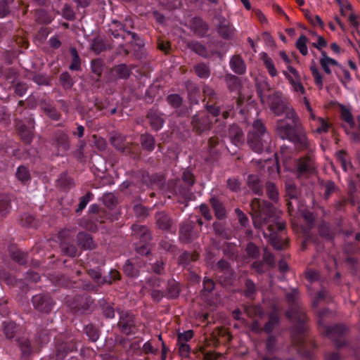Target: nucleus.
Masks as SVG:
<instances>
[{
	"label": "nucleus",
	"instance_id": "nucleus-18",
	"mask_svg": "<svg viewBox=\"0 0 360 360\" xmlns=\"http://www.w3.org/2000/svg\"><path fill=\"white\" fill-rule=\"evenodd\" d=\"M298 177H307L315 171L314 160L309 155L300 158L296 162Z\"/></svg>",
	"mask_w": 360,
	"mask_h": 360
},
{
	"label": "nucleus",
	"instance_id": "nucleus-40",
	"mask_svg": "<svg viewBox=\"0 0 360 360\" xmlns=\"http://www.w3.org/2000/svg\"><path fill=\"white\" fill-rule=\"evenodd\" d=\"M122 25L126 34L131 37L133 41H137L140 39L139 36L136 33L131 31V30L134 28V21L130 16H127L124 18L123 22H122Z\"/></svg>",
	"mask_w": 360,
	"mask_h": 360
},
{
	"label": "nucleus",
	"instance_id": "nucleus-1",
	"mask_svg": "<svg viewBox=\"0 0 360 360\" xmlns=\"http://www.w3.org/2000/svg\"><path fill=\"white\" fill-rule=\"evenodd\" d=\"M250 206L255 227L262 231L264 237L275 249H284L288 245L284 236L285 224L279 221L273 205L266 200L254 198Z\"/></svg>",
	"mask_w": 360,
	"mask_h": 360
},
{
	"label": "nucleus",
	"instance_id": "nucleus-9",
	"mask_svg": "<svg viewBox=\"0 0 360 360\" xmlns=\"http://www.w3.org/2000/svg\"><path fill=\"white\" fill-rule=\"evenodd\" d=\"M262 85H263L267 91L270 90L269 84L266 82H264L263 84L258 85L257 93L261 98L262 102H264L266 101L270 110L276 115L278 116L284 113L288 109V105L283 97L282 93L276 91L272 94L269 95L265 98V96L263 94V91L261 89Z\"/></svg>",
	"mask_w": 360,
	"mask_h": 360
},
{
	"label": "nucleus",
	"instance_id": "nucleus-25",
	"mask_svg": "<svg viewBox=\"0 0 360 360\" xmlns=\"http://www.w3.org/2000/svg\"><path fill=\"white\" fill-rule=\"evenodd\" d=\"M146 117L154 131H158L162 128L165 120L158 110L150 109L148 112Z\"/></svg>",
	"mask_w": 360,
	"mask_h": 360
},
{
	"label": "nucleus",
	"instance_id": "nucleus-55",
	"mask_svg": "<svg viewBox=\"0 0 360 360\" xmlns=\"http://www.w3.org/2000/svg\"><path fill=\"white\" fill-rule=\"evenodd\" d=\"M100 306L103 315L106 319H113L115 317V309L112 303L108 302L105 300L100 302Z\"/></svg>",
	"mask_w": 360,
	"mask_h": 360
},
{
	"label": "nucleus",
	"instance_id": "nucleus-33",
	"mask_svg": "<svg viewBox=\"0 0 360 360\" xmlns=\"http://www.w3.org/2000/svg\"><path fill=\"white\" fill-rule=\"evenodd\" d=\"M16 340L21 352L22 358L24 359H27L33 352V347L30 341L25 338H20Z\"/></svg>",
	"mask_w": 360,
	"mask_h": 360
},
{
	"label": "nucleus",
	"instance_id": "nucleus-53",
	"mask_svg": "<svg viewBox=\"0 0 360 360\" xmlns=\"http://www.w3.org/2000/svg\"><path fill=\"white\" fill-rule=\"evenodd\" d=\"M218 34L225 39H231L233 36V27L223 22H220L217 28Z\"/></svg>",
	"mask_w": 360,
	"mask_h": 360
},
{
	"label": "nucleus",
	"instance_id": "nucleus-60",
	"mask_svg": "<svg viewBox=\"0 0 360 360\" xmlns=\"http://www.w3.org/2000/svg\"><path fill=\"white\" fill-rule=\"evenodd\" d=\"M204 96L206 98L208 99L207 103H210V104H215L216 105H219L217 102V95L215 91L207 85H205L202 89ZM223 104L220 105L221 106Z\"/></svg>",
	"mask_w": 360,
	"mask_h": 360
},
{
	"label": "nucleus",
	"instance_id": "nucleus-39",
	"mask_svg": "<svg viewBox=\"0 0 360 360\" xmlns=\"http://www.w3.org/2000/svg\"><path fill=\"white\" fill-rule=\"evenodd\" d=\"M219 143V138L216 136L210 137L207 142L209 155L205 158V161L212 162L214 161L217 157V151L215 147Z\"/></svg>",
	"mask_w": 360,
	"mask_h": 360
},
{
	"label": "nucleus",
	"instance_id": "nucleus-49",
	"mask_svg": "<svg viewBox=\"0 0 360 360\" xmlns=\"http://www.w3.org/2000/svg\"><path fill=\"white\" fill-rule=\"evenodd\" d=\"M193 68L196 75L201 79H207L211 75L210 66L205 63H199Z\"/></svg>",
	"mask_w": 360,
	"mask_h": 360
},
{
	"label": "nucleus",
	"instance_id": "nucleus-41",
	"mask_svg": "<svg viewBox=\"0 0 360 360\" xmlns=\"http://www.w3.org/2000/svg\"><path fill=\"white\" fill-rule=\"evenodd\" d=\"M70 53L71 55L72 61L69 65V70L71 71H81V58L79 56L78 51L75 47L71 46L70 48Z\"/></svg>",
	"mask_w": 360,
	"mask_h": 360
},
{
	"label": "nucleus",
	"instance_id": "nucleus-10",
	"mask_svg": "<svg viewBox=\"0 0 360 360\" xmlns=\"http://www.w3.org/2000/svg\"><path fill=\"white\" fill-rule=\"evenodd\" d=\"M184 185L176 184V188L169 192L174 196H180L184 200H188L191 195V187L195 183L193 174L189 169H185L181 175Z\"/></svg>",
	"mask_w": 360,
	"mask_h": 360
},
{
	"label": "nucleus",
	"instance_id": "nucleus-42",
	"mask_svg": "<svg viewBox=\"0 0 360 360\" xmlns=\"http://www.w3.org/2000/svg\"><path fill=\"white\" fill-rule=\"evenodd\" d=\"M280 321V316L276 311H271L269 314V320L264 324L263 330L266 333H271L274 328L278 325Z\"/></svg>",
	"mask_w": 360,
	"mask_h": 360
},
{
	"label": "nucleus",
	"instance_id": "nucleus-36",
	"mask_svg": "<svg viewBox=\"0 0 360 360\" xmlns=\"http://www.w3.org/2000/svg\"><path fill=\"white\" fill-rule=\"evenodd\" d=\"M19 327L13 321H4L2 323L3 333L8 340H12L18 331Z\"/></svg>",
	"mask_w": 360,
	"mask_h": 360
},
{
	"label": "nucleus",
	"instance_id": "nucleus-24",
	"mask_svg": "<svg viewBox=\"0 0 360 360\" xmlns=\"http://www.w3.org/2000/svg\"><path fill=\"white\" fill-rule=\"evenodd\" d=\"M285 188L286 205L288 207V211L290 212L294 209L291 200H297L300 195V191L297 186L292 182H286Z\"/></svg>",
	"mask_w": 360,
	"mask_h": 360
},
{
	"label": "nucleus",
	"instance_id": "nucleus-46",
	"mask_svg": "<svg viewBox=\"0 0 360 360\" xmlns=\"http://www.w3.org/2000/svg\"><path fill=\"white\" fill-rule=\"evenodd\" d=\"M60 248L62 252L69 257H74L77 255V248L72 241L62 240Z\"/></svg>",
	"mask_w": 360,
	"mask_h": 360
},
{
	"label": "nucleus",
	"instance_id": "nucleus-47",
	"mask_svg": "<svg viewBox=\"0 0 360 360\" xmlns=\"http://www.w3.org/2000/svg\"><path fill=\"white\" fill-rule=\"evenodd\" d=\"M140 141L143 149L151 152L155 146V139L154 136L150 134H142L140 137Z\"/></svg>",
	"mask_w": 360,
	"mask_h": 360
},
{
	"label": "nucleus",
	"instance_id": "nucleus-61",
	"mask_svg": "<svg viewBox=\"0 0 360 360\" xmlns=\"http://www.w3.org/2000/svg\"><path fill=\"white\" fill-rule=\"evenodd\" d=\"M58 184L64 190L70 188L73 184V179L66 173H62L58 179Z\"/></svg>",
	"mask_w": 360,
	"mask_h": 360
},
{
	"label": "nucleus",
	"instance_id": "nucleus-58",
	"mask_svg": "<svg viewBox=\"0 0 360 360\" xmlns=\"http://www.w3.org/2000/svg\"><path fill=\"white\" fill-rule=\"evenodd\" d=\"M84 332L90 341L95 342L98 340L100 335L99 330L93 324L90 323L84 328Z\"/></svg>",
	"mask_w": 360,
	"mask_h": 360
},
{
	"label": "nucleus",
	"instance_id": "nucleus-15",
	"mask_svg": "<svg viewBox=\"0 0 360 360\" xmlns=\"http://www.w3.org/2000/svg\"><path fill=\"white\" fill-rule=\"evenodd\" d=\"M56 360H63L68 354L77 350L76 342L73 340H63V337L55 339Z\"/></svg>",
	"mask_w": 360,
	"mask_h": 360
},
{
	"label": "nucleus",
	"instance_id": "nucleus-21",
	"mask_svg": "<svg viewBox=\"0 0 360 360\" xmlns=\"http://www.w3.org/2000/svg\"><path fill=\"white\" fill-rule=\"evenodd\" d=\"M288 70L293 75L291 76L287 71H283V74L285 77V78L288 80L290 84L293 91L300 93L301 94H305V89L301 82V77L293 67L288 65Z\"/></svg>",
	"mask_w": 360,
	"mask_h": 360
},
{
	"label": "nucleus",
	"instance_id": "nucleus-28",
	"mask_svg": "<svg viewBox=\"0 0 360 360\" xmlns=\"http://www.w3.org/2000/svg\"><path fill=\"white\" fill-rule=\"evenodd\" d=\"M229 66L231 70L236 74L242 75L246 72L245 63L239 55H234L231 58Z\"/></svg>",
	"mask_w": 360,
	"mask_h": 360
},
{
	"label": "nucleus",
	"instance_id": "nucleus-27",
	"mask_svg": "<svg viewBox=\"0 0 360 360\" xmlns=\"http://www.w3.org/2000/svg\"><path fill=\"white\" fill-rule=\"evenodd\" d=\"M15 176L17 180L23 186H28L32 181V176L27 166L21 165L16 169Z\"/></svg>",
	"mask_w": 360,
	"mask_h": 360
},
{
	"label": "nucleus",
	"instance_id": "nucleus-63",
	"mask_svg": "<svg viewBox=\"0 0 360 360\" xmlns=\"http://www.w3.org/2000/svg\"><path fill=\"white\" fill-rule=\"evenodd\" d=\"M338 69L335 71L336 76L339 78L340 81L343 84H346L349 82L352 79V76L350 72L344 68L341 65L340 67L338 68Z\"/></svg>",
	"mask_w": 360,
	"mask_h": 360
},
{
	"label": "nucleus",
	"instance_id": "nucleus-48",
	"mask_svg": "<svg viewBox=\"0 0 360 360\" xmlns=\"http://www.w3.org/2000/svg\"><path fill=\"white\" fill-rule=\"evenodd\" d=\"M131 68H129V66L124 63L117 65L114 68L116 77L121 79H128L131 74Z\"/></svg>",
	"mask_w": 360,
	"mask_h": 360
},
{
	"label": "nucleus",
	"instance_id": "nucleus-52",
	"mask_svg": "<svg viewBox=\"0 0 360 360\" xmlns=\"http://www.w3.org/2000/svg\"><path fill=\"white\" fill-rule=\"evenodd\" d=\"M59 82L64 89L69 90L72 88L75 81L68 72H63L59 76Z\"/></svg>",
	"mask_w": 360,
	"mask_h": 360
},
{
	"label": "nucleus",
	"instance_id": "nucleus-34",
	"mask_svg": "<svg viewBox=\"0 0 360 360\" xmlns=\"http://www.w3.org/2000/svg\"><path fill=\"white\" fill-rule=\"evenodd\" d=\"M210 204L214 212V215L218 219L222 220L226 217V208L220 200L212 198L210 199Z\"/></svg>",
	"mask_w": 360,
	"mask_h": 360
},
{
	"label": "nucleus",
	"instance_id": "nucleus-23",
	"mask_svg": "<svg viewBox=\"0 0 360 360\" xmlns=\"http://www.w3.org/2000/svg\"><path fill=\"white\" fill-rule=\"evenodd\" d=\"M167 102L176 109L175 113L178 117H184L188 114V109L182 107L183 99L177 94H169L167 96Z\"/></svg>",
	"mask_w": 360,
	"mask_h": 360
},
{
	"label": "nucleus",
	"instance_id": "nucleus-32",
	"mask_svg": "<svg viewBox=\"0 0 360 360\" xmlns=\"http://www.w3.org/2000/svg\"><path fill=\"white\" fill-rule=\"evenodd\" d=\"M189 49L204 58H208L212 55L209 52L207 47L198 41H189L187 44Z\"/></svg>",
	"mask_w": 360,
	"mask_h": 360
},
{
	"label": "nucleus",
	"instance_id": "nucleus-54",
	"mask_svg": "<svg viewBox=\"0 0 360 360\" xmlns=\"http://www.w3.org/2000/svg\"><path fill=\"white\" fill-rule=\"evenodd\" d=\"M11 258L13 261L18 263L20 265H25L28 262V254L20 250H15L11 253Z\"/></svg>",
	"mask_w": 360,
	"mask_h": 360
},
{
	"label": "nucleus",
	"instance_id": "nucleus-31",
	"mask_svg": "<svg viewBox=\"0 0 360 360\" xmlns=\"http://www.w3.org/2000/svg\"><path fill=\"white\" fill-rule=\"evenodd\" d=\"M248 186L252 191L257 195H262L264 191L262 182L259 176L255 174H250L248 176Z\"/></svg>",
	"mask_w": 360,
	"mask_h": 360
},
{
	"label": "nucleus",
	"instance_id": "nucleus-51",
	"mask_svg": "<svg viewBox=\"0 0 360 360\" xmlns=\"http://www.w3.org/2000/svg\"><path fill=\"white\" fill-rule=\"evenodd\" d=\"M199 255L195 252L184 251L179 257V262L184 266L198 259Z\"/></svg>",
	"mask_w": 360,
	"mask_h": 360
},
{
	"label": "nucleus",
	"instance_id": "nucleus-13",
	"mask_svg": "<svg viewBox=\"0 0 360 360\" xmlns=\"http://www.w3.org/2000/svg\"><path fill=\"white\" fill-rule=\"evenodd\" d=\"M34 308L44 314H49L56 304L53 297L49 293H39L32 298Z\"/></svg>",
	"mask_w": 360,
	"mask_h": 360
},
{
	"label": "nucleus",
	"instance_id": "nucleus-62",
	"mask_svg": "<svg viewBox=\"0 0 360 360\" xmlns=\"http://www.w3.org/2000/svg\"><path fill=\"white\" fill-rule=\"evenodd\" d=\"M257 288L255 283L251 279H246L245 282L244 295L250 299L255 297Z\"/></svg>",
	"mask_w": 360,
	"mask_h": 360
},
{
	"label": "nucleus",
	"instance_id": "nucleus-3",
	"mask_svg": "<svg viewBox=\"0 0 360 360\" xmlns=\"http://www.w3.org/2000/svg\"><path fill=\"white\" fill-rule=\"evenodd\" d=\"M243 101L239 98H236L229 103H223L221 105L205 104L206 110L197 112L191 118V126L193 130L198 134L209 131L213 124V120L215 122H221L225 124V120L235 115L236 110L240 106Z\"/></svg>",
	"mask_w": 360,
	"mask_h": 360
},
{
	"label": "nucleus",
	"instance_id": "nucleus-35",
	"mask_svg": "<svg viewBox=\"0 0 360 360\" xmlns=\"http://www.w3.org/2000/svg\"><path fill=\"white\" fill-rule=\"evenodd\" d=\"M109 32L115 39H125L126 32L124 31L122 22L114 20L111 22Z\"/></svg>",
	"mask_w": 360,
	"mask_h": 360
},
{
	"label": "nucleus",
	"instance_id": "nucleus-20",
	"mask_svg": "<svg viewBox=\"0 0 360 360\" xmlns=\"http://www.w3.org/2000/svg\"><path fill=\"white\" fill-rule=\"evenodd\" d=\"M41 110L51 120L58 121L62 117L61 112L56 108L53 101L50 99L42 98L39 101Z\"/></svg>",
	"mask_w": 360,
	"mask_h": 360
},
{
	"label": "nucleus",
	"instance_id": "nucleus-5",
	"mask_svg": "<svg viewBox=\"0 0 360 360\" xmlns=\"http://www.w3.org/2000/svg\"><path fill=\"white\" fill-rule=\"evenodd\" d=\"M248 144L255 153L271 152L272 138L262 120L257 119L252 123L248 134Z\"/></svg>",
	"mask_w": 360,
	"mask_h": 360
},
{
	"label": "nucleus",
	"instance_id": "nucleus-50",
	"mask_svg": "<svg viewBox=\"0 0 360 360\" xmlns=\"http://www.w3.org/2000/svg\"><path fill=\"white\" fill-rule=\"evenodd\" d=\"M11 209V202L8 195H0V216L5 217Z\"/></svg>",
	"mask_w": 360,
	"mask_h": 360
},
{
	"label": "nucleus",
	"instance_id": "nucleus-44",
	"mask_svg": "<svg viewBox=\"0 0 360 360\" xmlns=\"http://www.w3.org/2000/svg\"><path fill=\"white\" fill-rule=\"evenodd\" d=\"M340 112L341 119L347 123L351 129H355L356 121L350 110L346 106L341 105L340 107Z\"/></svg>",
	"mask_w": 360,
	"mask_h": 360
},
{
	"label": "nucleus",
	"instance_id": "nucleus-59",
	"mask_svg": "<svg viewBox=\"0 0 360 360\" xmlns=\"http://www.w3.org/2000/svg\"><path fill=\"white\" fill-rule=\"evenodd\" d=\"M19 223L25 227H34L37 225L34 217L28 213H24L20 216Z\"/></svg>",
	"mask_w": 360,
	"mask_h": 360
},
{
	"label": "nucleus",
	"instance_id": "nucleus-22",
	"mask_svg": "<svg viewBox=\"0 0 360 360\" xmlns=\"http://www.w3.org/2000/svg\"><path fill=\"white\" fill-rule=\"evenodd\" d=\"M75 300L72 309L75 314H86L91 311L92 300L90 297L78 296Z\"/></svg>",
	"mask_w": 360,
	"mask_h": 360
},
{
	"label": "nucleus",
	"instance_id": "nucleus-12",
	"mask_svg": "<svg viewBox=\"0 0 360 360\" xmlns=\"http://www.w3.org/2000/svg\"><path fill=\"white\" fill-rule=\"evenodd\" d=\"M15 122L18 134L20 137L22 141L25 144L31 143L34 128V120L32 116H29L27 123L19 119H16Z\"/></svg>",
	"mask_w": 360,
	"mask_h": 360
},
{
	"label": "nucleus",
	"instance_id": "nucleus-17",
	"mask_svg": "<svg viewBox=\"0 0 360 360\" xmlns=\"http://www.w3.org/2000/svg\"><path fill=\"white\" fill-rule=\"evenodd\" d=\"M276 345V337L269 336L265 343L267 354L264 356L262 360H295L294 357H285L281 355L277 351Z\"/></svg>",
	"mask_w": 360,
	"mask_h": 360
},
{
	"label": "nucleus",
	"instance_id": "nucleus-6",
	"mask_svg": "<svg viewBox=\"0 0 360 360\" xmlns=\"http://www.w3.org/2000/svg\"><path fill=\"white\" fill-rule=\"evenodd\" d=\"M328 309H323L318 312V324L321 332L331 339L337 348H341L346 345L345 335L347 328L343 324H336L328 326L324 323V318L329 314Z\"/></svg>",
	"mask_w": 360,
	"mask_h": 360
},
{
	"label": "nucleus",
	"instance_id": "nucleus-19",
	"mask_svg": "<svg viewBox=\"0 0 360 360\" xmlns=\"http://www.w3.org/2000/svg\"><path fill=\"white\" fill-rule=\"evenodd\" d=\"M188 27L198 37H205L210 29L209 25L201 17L195 16L189 20Z\"/></svg>",
	"mask_w": 360,
	"mask_h": 360
},
{
	"label": "nucleus",
	"instance_id": "nucleus-4",
	"mask_svg": "<svg viewBox=\"0 0 360 360\" xmlns=\"http://www.w3.org/2000/svg\"><path fill=\"white\" fill-rule=\"evenodd\" d=\"M286 118L292 121L288 123L285 120H278L276 124L278 136L293 143L295 149L298 151H310L313 149V143L309 139L305 128L299 116L294 110H286Z\"/></svg>",
	"mask_w": 360,
	"mask_h": 360
},
{
	"label": "nucleus",
	"instance_id": "nucleus-43",
	"mask_svg": "<svg viewBox=\"0 0 360 360\" xmlns=\"http://www.w3.org/2000/svg\"><path fill=\"white\" fill-rule=\"evenodd\" d=\"M260 58L263 61L269 75L272 77H276L278 75V71L274 65L273 60L265 52L260 53Z\"/></svg>",
	"mask_w": 360,
	"mask_h": 360
},
{
	"label": "nucleus",
	"instance_id": "nucleus-11",
	"mask_svg": "<svg viewBox=\"0 0 360 360\" xmlns=\"http://www.w3.org/2000/svg\"><path fill=\"white\" fill-rule=\"evenodd\" d=\"M216 279L222 285H232L235 279L234 271L226 260L220 259L217 264Z\"/></svg>",
	"mask_w": 360,
	"mask_h": 360
},
{
	"label": "nucleus",
	"instance_id": "nucleus-30",
	"mask_svg": "<svg viewBox=\"0 0 360 360\" xmlns=\"http://www.w3.org/2000/svg\"><path fill=\"white\" fill-rule=\"evenodd\" d=\"M78 245L84 250H92L96 247L92 236L84 231L79 232L77 236Z\"/></svg>",
	"mask_w": 360,
	"mask_h": 360
},
{
	"label": "nucleus",
	"instance_id": "nucleus-64",
	"mask_svg": "<svg viewBox=\"0 0 360 360\" xmlns=\"http://www.w3.org/2000/svg\"><path fill=\"white\" fill-rule=\"evenodd\" d=\"M266 191L268 197L274 202L278 200V191L276 185L271 182L266 184Z\"/></svg>",
	"mask_w": 360,
	"mask_h": 360
},
{
	"label": "nucleus",
	"instance_id": "nucleus-2",
	"mask_svg": "<svg viewBox=\"0 0 360 360\" xmlns=\"http://www.w3.org/2000/svg\"><path fill=\"white\" fill-rule=\"evenodd\" d=\"M285 298L288 302L292 304L290 309L286 312V316L289 319L295 322L292 332V344L299 354L312 360L317 346L314 341L309 340L307 337V316L306 312L296 304L297 292L295 291L287 293Z\"/></svg>",
	"mask_w": 360,
	"mask_h": 360
},
{
	"label": "nucleus",
	"instance_id": "nucleus-14",
	"mask_svg": "<svg viewBox=\"0 0 360 360\" xmlns=\"http://www.w3.org/2000/svg\"><path fill=\"white\" fill-rule=\"evenodd\" d=\"M198 236L195 222L186 220L179 224V240L183 243H191Z\"/></svg>",
	"mask_w": 360,
	"mask_h": 360
},
{
	"label": "nucleus",
	"instance_id": "nucleus-56",
	"mask_svg": "<svg viewBox=\"0 0 360 360\" xmlns=\"http://www.w3.org/2000/svg\"><path fill=\"white\" fill-rule=\"evenodd\" d=\"M89 275L96 283L97 285L89 283L86 284L85 288L87 290L96 291L98 287H99V281H101V273L96 269H90L89 271Z\"/></svg>",
	"mask_w": 360,
	"mask_h": 360
},
{
	"label": "nucleus",
	"instance_id": "nucleus-37",
	"mask_svg": "<svg viewBox=\"0 0 360 360\" xmlns=\"http://www.w3.org/2000/svg\"><path fill=\"white\" fill-rule=\"evenodd\" d=\"M165 292L166 297L174 299L179 297L180 292L179 284L174 279H169L167 283Z\"/></svg>",
	"mask_w": 360,
	"mask_h": 360
},
{
	"label": "nucleus",
	"instance_id": "nucleus-29",
	"mask_svg": "<svg viewBox=\"0 0 360 360\" xmlns=\"http://www.w3.org/2000/svg\"><path fill=\"white\" fill-rule=\"evenodd\" d=\"M319 63L327 75H330L332 71L330 66L340 67V64L335 59L328 56L326 51H321V57L319 59Z\"/></svg>",
	"mask_w": 360,
	"mask_h": 360
},
{
	"label": "nucleus",
	"instance_id": "nucleus-38",
	"mask_svg": "<svg viewBox=\"0 0 360 360\" xmlns=\"http://www.w3.org/2000/svg\"><path fill=\"white\" fill-rule=\"evenodd\" d=\"M156 223L159 229L165 231L169 230L172 221L165 212H158L155 215Z\"/></svg>",
	"mask_w": 360,
	"mask_h": 360
},
{
	"label": "nucleus",
	"instance_id": "nucleus-57",
	"mask_svg": "<svg viewBox=\"0 0 360 360\" xmlns=\"http://www.w3.org/2000/svg\"><path fill=\"white\" fill-rule=\"evenodd\" d=\"M123 272L128 277L136 278L139 276V269L133 264L131 260L127 259L122 268Z\"/></svg>",
	"mask_w": 360,
	"mask_h": 360
},
{
	"label": "nucleus",
	"instance_id": "nucleus-7",
	"mask_svg": "<svg viewBox=\"0 0 360 360\" xmlns=\"http://www.w3.org/2000/svg\"><path fill=\"white\" fill-rule=\"evenodd\" d=\"M119 320L117 327L119 331L128 337L137 336L141 333V324L136 315L129 310L117 309Z\"/></svg>",
	"mask_w": 360,
	"mask_h": 360
},
{
	"label": "nucleus",
	"instance_id": "nucleus-45",
	"mask_svg": "<svg viewBox=\"0 0 360 360\" xmlns=\"http://www.w3.org/2000/svg\"><path fill=\"white\" fill-rule=\"evenodd\" d=\"M224 80L226 82L228 89L231 92L238 91L240 86L239 78L232 74L228 73L225 75Z\"/></svg>",
	"mask_w": 360,
	"mask_h": 360
},
{
	"label": "nucleus",
	"instance_id": "nucleus-16",
	"mask_svg": "<svg viewBox=\"0 0 360 360\" xmlns=\"http://www.w3.org/2000/svg\"><path fill=\"white\" fill-rule=\"evenodd\" d=\"M52 146L57 149L58 155L63 156L60 153L67 152L70 148L69 136L63 130H56L52 137Z\"/></svg>",
	"mask_w": 360,
	"mask_h": 360
},
{
	"label": "nucleus",
	"instance_id": "nucleus-8",
	"mask_svg": "<svg viewBox=\"0 0 360 360\" xmlns=\"http://www.w3.org/2000/svg\"><path fill=\"white\" fill-rule=\"evenodd\" d=\"M131 229L136 251L141 255H148L150 252L152 239L150 230L147 226L139 224H133Z\"/></svg>",
	"mask_w": 360,
	"mask_h": 360
},
{
	"label": "nucleus",
	"instance_id": "nucleus-26",
	"mask_svg": "<svg viewBox=\"0 0 360 360\" xmlns=\"http://www.w3.org/2000/svg\"><path fill=\"white\" fill-rule=\"evenodd\" d=\"M229 138L231 142L236 146L243 144L245 141L244 133L237 124H232L229 127Z\"/></svg>",
	"mask_w": 360,
	"mask_h": 360
}]
</instances>
